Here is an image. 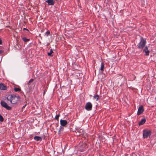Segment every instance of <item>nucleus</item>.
Wrapping results in <instances>:
<instances>
[{
	"label": "nucleus",
	"instance_id": "0eeeda50",
	"mask_svg": "<svg viewBox=\"0 0 156 156\" xmlns=\"http://www.w3.org/2000/svg\"><path fill=\"white\" fill-rule=\"evenodd\" d=\"M144 111V109L143 108V107L142 106H141L139 107L138 111L137 114L138 115L141 114Z\"/></svg>",
	"mask_w": 156,
	"mask_h": 156
},
{
	"label": "nucleus",
	"instance_id": "a211bd4d",
	"mask_svg": "<svg viewBox=\"0 0 156 156\" xmlns=\"http://www.w3.org/2000/svg\"><path fill=\"white\" fill-rule=\"evenodd\" d=\"M14 90L15 92H19L21 91V89L17 87H15L14 88Z\"/></svg>",
	"mask_w": 156,
	"mask_h": 156
},
{
	"label": "nucleus",
	"instance_id": "f03ea898",
	"mask_svg": "<svg viewBox=\"0 0 156 156\" xmlns=\"http://www.w3.org/2000/svg\"><path fill=\"white\" fill-rule=\"evenodd\" d=\"M146 40L143 37L140 38V41L137 44V47L139 49H142L145 46L146 44Z\"/></svg>",
	"mask_w": 156,
	"mask_h": 156
},
{
	"label": "nucleus",
	"instance_id": "b1692460",
	"mask_svg": "<svg viewBox=\"0 0 156 156\" xmlns=\"http://www.w3.org/2000/svg\"><path fill=\"white\" fill-rule=\"evenodd\" d=\"M59 130L62 131L63 130V128L61 126H60Z\"/></svg>",
	"mask_w": 156,
	"mask_h": 156
},
{
	"label": "nucleus",
	"instance_id": "2eb2a0df",
	"mask_svg": "<svg viewBox=\"0 0 156 156\" xmlns=\"http://www.w3.org/2000/svg\"><path fill=\"white\" fill-rule=\"evenodd\" d=\"M104 65L103 63L102 62L101 63V64L100 70L102 71V72H103L104 71Z\"/></svg>",
	"mask_w": 156,
	"mask_h": 156
},
{
	"label": "nucleus",
	"instance_id": "ddd939ff",
	"mask_svg": "<svg viewBox=\"0 0 156 156\" xmlns=\"http://www.w3.org/2000/svg\"><path fill=\"white\" fill-rule=\"evenodd\" d=\"M146 119L145 118L143 119L139 123V126L143 125L146 122Z\"/></svg>",
	"mask_w": 156,
	"mask_h": 156
},
{
	"label": "nucleus",
	"instance_id": "dca6fc26",
	"mask_svg": "<svg viewBox=\"0 0 156 156\" xmlns=\"http://www.w3.org/2000/svg\"><path fill=\"white\" fill-rule=\"evenodd\" d=\"M50 35V32L49 31H47L44 34V36L46 37H47L48 36Z\"/></svg>",
	"mask_w": 156,
	"mask_h": 156
},
{
	"label": "nucleus",
	"instance_id": "f257e3e1",
	"mask_svg": "<svg viewBox=\"0 0 156 156\" xmlns=\"http://www.w3.org/2000/svg\"><path fill=\"white\" fill-rule=\"evenodd\" d=\"M20 99V97L18 95L13 94L10 97V102L14 104H16Z\"/></svg>",
	"mask_w": 156,
	"mask_h": 156
},
{
	"label": "nucleus",
	"instance_id": "39448f33",
	"mask_svg": "<svg viewBox=\"0 0 156 156\" xmlns=\"http://www.w3.org/2000/svg\"><path fill=\"white\" fill-rule=\"evenodd\" d=\"M1 104L2 106L8 110H11L12 109V107L9 106L7 104L3 101H1Z\"/></svg>",
	"mask_w": 156,
	"mask_h": 156
},
{
	"label": "nucleus",
	"instance_id": "20e7f679",
	"mask_svg": "<svg viewBox=\"0 0 156 156\" xmlns=\"http://www.w3.org/2000/svg\"><path fill=\"white\" fill-rule=\"evenodd\" d=\"M81 151H83L87 147L86 143L80 142L78 146Z\"/></svg>",
	"mask_w": 156,
	"mask_h": 156
},
{
	"label": "nucleus",
	"instance_id": "4be33fe9",
	"mask_svg": "<svg viewBox=\"0 0 156 156\" xmlns=\"http://www.w3.org/2000/svg\"><path fill=\"white\" fill-rule=\"evenodd\" d=\"M33 80H34V79H30L28 82V84H29L30 83L32 82L33 81Z\"/></svg>",
	"mask_w": 156,
	"mask_h": 156
},
{
	"label": "nucleus",
	"instance_id": "412c9836",
	"mask_svg": "<svg viewBox=\"0 0 156 156\" xmlns=\"http://www.w3.org/2000/svg\"><path fill=\"white\" fill-rule=\"evenodd\" d=\"M60 114H58L57 115H56L55 116V119H56L58 120V119L59 117L60 116Z\"/></svg>",
	"mask_w": 156,
	"mask_h": 156
},
{
	"label": "nucleus",
	"instance_id": "9b49d317",
	"mask_svg": "<svg viewBox=\"0 0 156 156\" xmlns=\"http://www.w3.org/2000/svg\"><path fill=\"white\" fill-rule=\"evenodd\" d=\"M34 139L36 141H41L42 140V138L38 136H36L34 137Z\"/></svg>",
	"mask_w": 156,
	"mask_h": 156
},
{
	"label": "nucleus",
	"instance_id": "5701e85b",
	"mask_svg": "<svg viewBox=\"0 0 156 156\" xmlns=\"http://www.w3.org/2000/svg\"><path fill=\"white\" fill-rule=\"evenodd\" d=\"M82 132V133L80 135H83L84 134V131H83V130L82 129H80V133H81V132Z\"/></svg>",
	"mask_w": 156,
	"mask_h": 156
},
{
	"label": "nucleus",
	"instance_id": "bb28decb",
	"mask_svg": "<svg viewBox=\"0 0 156 156\" xmlns=\"http://www.w3.org/2000/svg\"><path fill=\"white\" fill-rule=\"evenodd\" d=\"M2 44V41L0 38V44Z\"/></svg>",
	"mask_w": 156,
	"mask_h": 156
},
{
	"label": "nucleus",
	"instance_id": "6ab92c4d",
	"mask_svg": "<svg viewBox=\"0 0 156 156\" xmlns=\"http://www.w3.org/2000/svg\"><path fill=\"white\" fill-rule=\"evenodd\" d=\"M4 121V118L3 116L0 114V121L1 122H2Z\"/></svg>",
	"mask_w": 156,
	"mask_h": 156
},
{
	"label": "nucleus",
	"instance_id": "cd10ccee",
	"mask_svg": "<svg viewBox=\"0 0 156 156\" xmlns=\"http://www.w3.org/2000/svg\"><path fill=\"white\" fill-rule=\"evenodd\" d=\"M26 105H25L24 106H23V107L22 108H24L26 106Z\"/></svg>",
	"mask_w": 156,
	"mask_h": 156
},
{
	"label": "nucleus",
	"instance_id": "7ed1b4c3",
	"mask_svg": "<svg viewBox=\"0 0 156 156\" xmlns=\"http://www.w3.org/2000/svg\"><path fill=\"white\" fill-rule=\"evenodd\" d=\"M151 131L147 129L143 130V138L144 139L150 137L151 135Z\"/></svg>",
	"mask_w": 156,
	"mask_h": 156
},
{
	"label": "nucleus",
	"instance_id": "a878e982",
	"mask_svg": "<svg viewBox=\"0 0 156 156\" xmlns=\"http://www.w3.org/2000/svg\"><path fill=\"white\" fill-rule=\"evenodd\" d=\"M23 30H27L28 31H29L26 28H23Z\"/></svg>",
	"mask_w": 156,
	"mask_h": 156
},
{
	"label": "nucleus",
	"instance_id": "423d86ee",
	"mask_svg": "<svg viewBox=\"0 0 156 156\" xmlns=\"http://www.w3.org/2000/svg\"><path fill=\"white\" fill-rule=\"evenodd\" d=\"M92 105L90 102H88L86 103L85 105V109L88 111H90L92 110Z\"/></svg>",
	"mask_w": 156,
	"mask_h": 156
},
{
	"label": "nucleus",
	"instance_id": "aec40b11",
	"mask_svg": "<svg viewBox=\"0 0 156 156\" xmlns=\"http://www.w3.org/2000/svg\"><path fill=\"white\" fill-rule=\"evenodd\" d=\"M94 98L96 99V101H98L99 98V96L98 95H97L94 96Z\"/></svg>",
	"mask_w": 156,
	"mask_h": 156
},
{
	"label": "nucleus",
	"instance_id": "c85d7f7f",
	"mask_svg": "<svg viewBox=\"0 0 156 156\" xmlns=\"http://www.w3.org/2000/svg\"><path fill=\"white\" fill-rule=\"evenodd\" d=\"M45 92V91L44 90V92H43V95H44Z\"/></svg>",
	"mask_w": 156,
	"mask_h": 156
},
{
	"label": "nucleus",
	"instance_id": "1a4fd4ad",
	"mask_svg": "<svg viewBox=\"0 0 156 156\" xmlns=\"http://www.w3.org/2000/svg\"><path fill=\"white\" fill-rule=\"evenodd\" d=\"M143 51L145 52L146 55H149L150 51L148 50V48L147 46L145 47V48L143 50Z\"/></svg>",
	"mask_w": 156,
	"mask_h": 156
},
{
	"label": "nucleus",
	"instance_id": "4468645a",
	"mask_svg": "<svg viewBox=\"0 0 156 156\" xmlns=\"http://www.w3.org/2000/svg\"><path fill=\"white\" fill-rule=\"evenodd\" d=\"M53 52V50L52 49L50 50L49 52L48 53V55L49 56L52 57L53 55H52V54Z\"/></svg>",
	"mask_w": 156,
	"mask_h": 156
},
{
	"label": "nucleus",
	"instance_id": "f8f14e48",
	"mask_svg": "<svg viewBox=\"0 0 156 156\" xmlns=\"http://www.w3.org/2000/svg\"><path fill=\"white\" fill-rule=\"evenodd\" d=\"M0 89L2 90H5L6 89V87L5 86L3 83H1L0 84Z\"/></svg>",
	"mask_w": 156,
	"mask_h": 156
},
{
	"label": "nucleus",
	"instance_id": "393cba45",
	"mask_svg": "<svg viewBox=\"0 0 156 156\" xmlns=\"http://www.w3.org/2000/svg\"><path fill=\"white\" fill-rule=\"evenodd\" d=\"M3 52L4 51L3 50H0V54L3 53Z\"/></svg>",
	"mask_w": 156,
	"mask_h": 156
},
{
	"label": "nucleus",
	"instance_id": "9d476101",
	"mask_svg": "<svg viewBox=\"0 0 156 156\" xmlns=\"http://www.w3.org/2000/svg\"><path fill=\"white\" fill-rule=\"evenodd\" d=\"M46 2L48 3V5H53L55 3L53 0H47Z\"/></svg>",
	"mask_w": 156,
	"mask_h": 156
},
{
	"label": "nucleus",
	"instance_id": "c756f323",
	"mask_svg": "<svg viewBox=\"0 0 156 156\" xmlns=\"http://www.w3.org/2000/svg\"><path fill=\"white\" fill-rule=\"evenodd\" d=\"M7 100H9V99L8 98H7Z\"/></svg>",
	"mask_w": 156,
	"mask_h": 156
},
{
	"label": "nucleus",
	"instance_id": "6e6552de",
	"mask_svg": "<svg viewBox=\"0 0 156 156\" xmlns=\"http://www.w3.org/2000/svg\"><path fill=\"white\" fill-rule=\"evenodd\" d=\"M60 123L61 126H65L67 123V122L65 120L61 119L60 121Z\"/></svg>",
	"mask_w": 156,
	"mask_h": 156
},
{
	"label": "nucleus",
	"instance_id": "f3484780",
	"mask_svg": "<svg viewBox=\"0 0 156 156\" xmlns=\"http://www.w3.org/2000/svg\"><path fill=\"white\" fill-rule=\"evenodd\" d=\"M22 39L25 42H27L30 40L29 39H27L25 37H22Z\"/></svg>",
	"mask_w": 156,
	"mask_h": 156
}]
</instances>
